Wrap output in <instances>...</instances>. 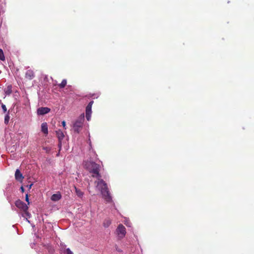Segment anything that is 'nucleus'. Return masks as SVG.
<instances>
[{"label": "nucleus", "mask_w": 254, "mask_h": 254, "mask_svg": "<svg viewBox=\"0 0 254 254\" xmlns=\"http://www.w3.org/2000/svg\"><path fill=\"white\" fill-rule=\"evenodd\" d=\"M9 119H10V117L9 115V112H8L4 117V123L5 124H8Z\"/></svg>", "instance_id": "nucleus-17"}, {"label": "nucleus", "mask_w": 254, "mask_h": 254, "mask_svg": "<svg viewBox=\"0 0 254 254\" xmlns=\"http://www.w3.org/2000/svg\"><path fill=\"white\" fill-rule=\"evenodd\" d=\"M62 124L63 127L64 128V129H66V123H65V122L64 121H63L62 122Z\"/></svg>", "instance_id": "nucleus-24"}, {"label": "nucleus", "mask_w": 254, "mask_h": 254, "mask_svg": "<svg viewBox=\"0 0 254 254\" xmlns=\"http://www.w3.org/2000/svg\"><path fill=\"white\" fill-rule=\"evenodd\" d=\"M84 114H81L78 118L74 122L72 125V128L74 132L79 133L82 127L84 122Z\"/></svg>", "instance_id": "nucleus-2"}, {"label": "nucleus", "mask_w": 254, "mask_h": 254, "mask_svg": "<svg viewBox=\"0 0 254 254\" xmlns=\"http://www.w3.org/2000/svg\"><path fill=\"white\" fill-rule=\"evenodd\" d=\"M50 109L48 107H40L37 110V114L39 115H44L50 112Z\"/></svg>", "instance_id": "nucleus-6"}, {"label": "nucleus", "mask_w": 254, "mask_h": 254, "mask_svg": "<svg viewBox=\"0 0 254 254\" xmlns=\"http://www.w3.org/2000/svg\"><path fill=\"white\" fill-rule=\"evenodd\" d=\"M56 134H57V135L58 137V139L60 141V143H59V145L60 147L61 148V146H62L61 140L64 138V133L63 132V131L61 130V129H59L56 131Z\"/></svg>", "instance_id": "nucleus-7"}, {"label": "nucleus", "mask_w": 254, "mask_h": 254, "mask_svg": "<svg viewBox=\"0 0 254 254\" xmlns=\"http://www.w3.org/2000/svg\"><path fill=\"white\" fill-rule=\"evenodd\" d=\"M20 190L22 192H23L24 191V189L23 187H22V186L21 187Z\"/></svg>", "instance_id": "nucleus-26"}, {"label": "nucleus", "mask_w": 254, "mask_h": 254, "mask_svg": "<svg viewBox=\"0 0 254 254\" xmlns=\"http://www.w3.org/2000/svg\"><path fill=\"white\" fill-rule=\"evenodd\" d=\"M15 178L17 181L20 182H22L24 177L19 169H17L15 171Z\"/></svg>", "instance_id": "nucleus-8"}, {"label": "nucleus", "mask_w": 254, "mask_h": 254, "mask_svg": "<svg viewBox=\"0 0 254 254\" xmlns=\"http://www.w3.org/2000/svg\"><path fill=\"white\" fill-rule=\"evenodd\" d=\"M111 223V221H110V220L106 219L103 223V225L105 228H107L109 226Z\"/></svg>", "instance_id": "nucleus-15"}, {"label": "nucleus", "mask_w": 254, "mask_h": 254, "mask_svg": "<svg viewBox=\"0 0 254 254\" xmlns=\"http://www.w3.org/2000/svg\"><path fill=\"white\" fill-rule=\"evenodd\" d=\"M93 103V101H91L86 108V118L88 121H89L91 119L92 114V106Z\"/></svg>", "instance_id": "nucleus-5"}, {"label": "nucleus", "mask_w": 254, "mask_h": 254, "mask_svg": "<svg viewBox=\"0 0 254 254\" xmlns=\"http://www.w3.org/2000/svg\"><path fill=\"white\" fill-rule=\"evenodd\" d=\"M1 108L4 113L7 112V109L5 105L3 104H1Z\"/></svg>", "instance_id": "nucleus-22"}, {"label": "nucleus", "mask_w": 254, "mask_h": 254, "mask_svg": "<svg viewBox=\"0 0 254 254\" xmlns=\"http://www.w3.org/2000/svg\"><path fill=\"white\" fill-rule=\"evenodd\" d=\"M116 233L119 238H124L126 234L125 227L122 224H120L116 229Z\"/></svg>", "instance_id": "nucleus-3"}, {"label": "nucleus", "mask_w": 254, "mask_h": 254, "mask_svg": "<svg viewBox=\"0 0 254 254\" xmlns=\"http://www.w3.org/2000/svg\"><path fill=\"white\" fill-rule=\"evenodd\" d=\"M84 166L85 168L92 174L93 177L98 179V181L95 182V183H97L96 189L100 191L103 198L106 202H111L112 201V198L108 188L107 185L105 181L100 179L101 175L99 174V165L93 161H90L85 162Z\"/></svg>", "instance_id": "nucleus-1"}, {"label": "nucleus", "mask_w": 254, "mask_h": 254, "mask_svg": "<svg viewBox=\"0 0 254 254\" xmlns=\"http://www.w3.org/2000/svg\"><path fill=\"white\" fill-rule=\"evenodd\" d=\"M15 206L21 211H26L28 209V205L20 199L17 200L15 202Z\"/></svg>", "instance_id": "nucleus-4"}, {"label": "nucleus", "mask_w": 254, "mask_h": 254, "mask_svg": "<svg viewBox=\"0 0 254 254\" xmlns=\"http://www.w3.org/2000/svg\"><path fill=\"white\" fill-rule=\"evenodd\" d=\"M66 83H67L66 80L63 79L62 80V82L59 85V86L61 88H63L65 86Z\"/></svg>", "instance_id": "nucleus-16"}, {"label": "nucleus", "mask_w": 254, "mask_h": 254, "mask_svg": "<svg viewBox=\"0 0 254 254\" xmlns=\"http://www.w3.org/2000/svg\"><path fill=\"white\" fill-rule=\"evenodd\" d=\"M24 212V214H22V217H24V215H25L26 216L28 217H30V213L28 212L27 210L26 211H23Z\"/></svg>", "instance_id": "nucleus-21"}, {"label": "nucleus", "mask_w": 254, "mask_h": 254, "mask_svg": "<svg viewBox=\"0 0 254 254\" xmlns=\"http://www.w3.org/2000/svg\"><path fill=\"white\" fill-rule=\"evenodd\" d=\"M4 93L5 95H9L12 93V86L11 85H8L6 88L4 89Z\"/></svg>", "instance_id": "nucleus-12"}, {"label": "nucleus", "mask_w": 254, "mask_h": 254, "mask_svg": "<svg viewBox=\"0 0 254 254\" xmlns=\"http://www.w3.org/2000/svg\"><path fill=\"white\" fill-rule=\"evenodd\" d=\"M34 73L32 70H28L25 73V77L30 80H31L34 77Z\"/></svg>", "instance_id": "nucleus-10"}, {"label": "nucleus", "mask_w": 254, "mask_h": 254, "mask_svg": "<svg viewBox=\"0 0 254 254\" xmlns=\"http://www.w3.org/2000/svg\"><path fill=\"white\" fill-rule=\"evenodd\" d=\"M64 253V254H73L69 248H67Z\"/></svg>", "instance_id": "nucleus-20"}, {"label": "nucleus", "mask_w": 254, "mask_h": 254, "mask_svg": "<svg viewBox=\"0 0 254 254\" xmlns=\"http://www.w3.org/2000/svg\"><path fill=\"white\" fill-rule=\"evenodd\" d=\"M26 220L28 221V222H29V221L27 219V218H26Z\"/></svg>", "instance_id": "nucleus-27"}, {"label": "nucleus", "mask_w": 254, "mask_h": 254, "mask_svg": "<svg viewBox=\"0 0 254 254\" xmlns=\"http://www.w3.org/2000/svg\"><path fill=\"white\" fill-rule=\"evenodd\" d=\"M33 184L32 183V184H30V185H27V187L28 188V189L29 190H30V189H31V187H32V186H33Z\"/></svg>", "instance_id": "nucleus-25"}, {"label": "nucleus", "mask_w": 254, "mask_h": 254, "mask_svg": "<svg viewBox=\"0 0 254 254\" xmlns=\"http://www.w3.org/2000/svg\"><path fill=\"white\" fill-rule=\"evenodd\" d=\"M0 60L1 61L5 60V57L2 49H0Z\"/></svg>", "instance_id": "nucleus-19"}, {"label": "nucleus", "mask_w": 254, "mask_h": 254, "mask_svg": "<svg viewBox=\"0 0 254 254\" xmlns=\"http://www.w3.org/2000/svg\"><path fill=\"white\" fill-rule=\"evenodd\" d=\"M88 141H87V143H88L89 144V150H92V151L93 152V153H95L93 149H92V143H91V139H90V133H88Z\"/></svg>", "instance_id": "nucleus-13"}, {"label": "nucleus", "mask_w": 254, "mask_h": 254, "mask_svg": "<svg viewBox=\"0 0 254 254\" xmlns=\"http://www.w3.org/2000/svg\"><path fill=\"white\" fill-rule=\"evenodd\" d=\"M75 190L76 195L79 197H82L83 195V192L81 191L80 190L77 189L76 187H75Z\"/></svg>", "instance_id": "nucleus-14"}, {"label": "nucleus", "mask_w": 254, "mask_h": 254, "mask_svg": "<svg viewBox=\"0 0 254 254\" xmlns=\"http://www.w3.org/2000/svg\"><path fill=\"white\" fill-rule=\"evenodd\" d=\"M25 200L26 202H27L28 203V204H29L30 202H29V197H28V194H26V196H25Z\"/></svg>", "instance_id": "nucleus-23"}, {"label": "nucleus", "mask_w": 254, "mask_h": 254, "mask_svg": "<svg viewBox=\"0 0 254 254\" xmlns=\"http://www.w3.org/2000/svg\"><path fill=\"white\" fill-rule=\"evenodd\" d=\"M62 198V195L60 192L53 194L51 197V199L53 201H57Z\"/></svg>", "instance_id": "nucleus-9"}, {"label": "nucleus", "mask_w": 254, "mask_h": 254, "mask_svg": "<svg viewBox=\"0 0 254 254\" xmlns=\"http://www.w3.org/2000/svg\"><path fill=\"white\" fill-rule=\"evenodd\" d=\"M41 131L45 134L48 133V125L46 123H43L41 125Z\"/></svg>", "instance_id": "nucleus-11"}, {"label": "nucleus", "mask_w": 254, "mask_h": 254, "mask_svg": "<svg viewBox=\"0 0 254 254\" xmlns=\"http://www.w3.org/2000/svg\"><path fill=\"white\" fill-rule=\"evenodd\" d=\"M124 224L127 226V227H131V223L130 222L129 220L127 218H125V220L124 221Z\"/></svg>", "instance_id": "nucleus-18"}]
</instances>
